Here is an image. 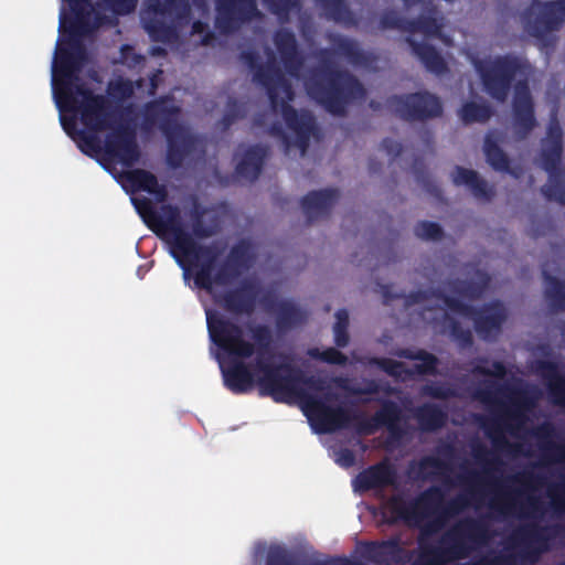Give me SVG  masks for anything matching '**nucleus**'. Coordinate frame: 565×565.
I'll use <instances>...</instances> for the list:
<instances>
[{
    "mask_svg": "<svg viewBox=\"0 0 565 565\" xmlns=\"http://www.w3.org/2000/svg\"><path fill=\"white\" fill-rule=\"evenodd\" d=\"M452 180L457 184H467L469 186H475L477 182V177L475 172L470 170L458 168L452 172Z\"/></svg>",
    "mask_w": 565,
    "mask_h": 565,
    "instance_id": "16",
    "label": "nucleus"
},
{
    "mask_svg": "<svg viewBox=\"0 0 565 565\" xmlns=\"http://www.w3.org/2000/svg\"><path fill=\"white\" fill-rule=\"evenodd\" d=\"M465 120H482L488 117V109L477 104H469L462 108Z\"/></svg>",
    "mask_w": 565,
    "mask_h": 565,
    "instance_id": "14",
    "label": "nucleus"
},
{
    "mask_svg": "<svg viewBox=\"0 0 565 565\" xmlns=\"http://www.w3.org/2000/svg\"><path fill=\"white\" fill-rule=\"evenodd\" d=\"M494 373H495L497 375L502 374V367H501L500 365L495 366V371H494Z\"/></svg>",
    "mask_w": 565,
    "mask_h": 565,
    "instance_id": "22",
    "label": "nucleus"
},
{
    "mask_svg": "<svg viewBox=\"0 0 565 565\" xmlns=\"http://www.w3.org/2000/svg\"><path fill=\"white\" fill-rule=\"evenodd\" d=\"M225 381L234 390H244L257 382L276 399L297 402L311 425L319 431L332 430L344 422V414L327 399L324 388L299 379L288 366H274L262 362L252 373L245 366H228L220 362Z\"/></svg>",
    "mask_w": 565,
    "mask_h": 565,
    "instance_id": "1",
    "label": "nucleus"
},
{
    "mask_svg": "<svg viewBox=\"0 0 565 565\" xmlns=\"http://www.w3.org/2000/svg\"><path fill=\"white\" fill-rule=\"evenodd\" d=\"M207 326L211 338L230 354L244 358L252 353V347L243 341L241 331L207 312Z\"/></svg>",
    "mask_w": 565,
    "mask_h": 565,
    "instance_id": "5",
    "label": "nucleus"
},
{
    "mask_svg": "<svg viewBox=\"0 0 565 565\" xmlns=\"http://www.w3.org/2000/svg\"><path fill=\"white\" fill-rule=\"evenodd\" d=\"M520 104L522 105V107L524 108V110H527L529 109V96H527V93L524 90L521 93L520 95Z\"/></svg>",
    "mask_w": 565,
    "mask_h": 565,
    "instance_id": "19",
    "label": "nucleus"
},
{
    "mask_svg": "<svg viewBox=\"0 0 565 565\" xmlns=\"http://www.w3.org/2000/svg\"><path fill=\"white\" fill-rule=\"evenodd\" d=\"M71 74V61L66 50L58 45L55 54L52 84L55 102L62 111H74L81 115L82 121L92 130L100 128L102 100L85 90L78 89L75 95L68 92L66 81Z\"/></svg>",
    "mask_w": 565,
    "mask_h": 565,
    "instance_id": "2",
    "label": "nucleus"
},
{
    "mask_svg": "<svg viewBox=\"0 0 565 565\" xmlns=\"http://www.w3.org/2000/svg\"><path fill=\"white\" fill-rule=\"evenodd\" d=\"M337 323L334 326L335 343L339 347H344L348 343V335L344 332V328L348 323V313L343 310L335 313Z\"/></svg>",
    "mask_w": 565,
    "mask_h": 565,
    "instance_id": "10",
    "label": "nucleus"
},
{
    "mask_svg": "<svg viewBox=\"0 0 565 565\" xmlns=\"http://www.w3.org/2000/svg\"><path fill=\"white\" fill-rule=\"evenodd\" d=\"M435 360L431 355L426 353H418L416 355L408 356L407 362H395L392 360L382 361L381 366L390 374L404 379L407 369L415 367L417 372L425 373L434 367Z\"/></svg>",
    "mask_w": 565,
    "mask_h": 565,
    "instance_id": "7",
    "label": "nucleus"
},
{
    "mask_svg": "<svg viewBox=\"0 0 565 565\" xmlns=\"http://www.w3.org/2000/svg\"><path fill=\"white\" fill-rule=\"evenodd\" d=\"M64 4L61 11V29L70 36L84 33L90 25L93 28L100 24L102 18L99 17V10L92 9L85 11L87 4L85 0H63ZM137 0H105L107 9L111 10L117 14H124L130 12ZM106 10V8H103Z\"/></svg>",
    "mask_w": 565,
    "mask_h": 565,
    "instance_id": "3",
    "label": "nucleus"
},
{
    "mask_svg": "<svg viewBox=\"0 0 565 565\" xmlns=\"http://www.w3.org/2000/svg\"><path fill=\"white\" fill-rule=\"evenodd\" d=\"M458 556H459V553H458L457 551H454V552H451V553H450V555H448V556H443L441 558H435V559H434V565H438V564H439V563H441V562H445V561H447V559H449V558L458 557Z\"/></svg>",
    "mask_w": 565,
    "mask_h": 565,
    "instance_id": "20",
    "label": "nucleus"
},
{
    "mask_svg": "<svg viewBox=\"0 0 565 565\" xmlns=\"http://www.w3.org/2000/svg\"><path fill=\"white\" fill-rule=\"evenodd\" d=\"M365 478L367 479V483L370 486L373 484H382L386 483L391 480V473L387 467H377L373 470H370Z\"/></svg>",
    "mask_w": 565,
    "mask_h": 565,
    "instance_id": "13",
    "label": "nucleus"
},
{
    "mask_svg": "<svg viewBox=\"0 0 565 565\" xmlns=\"http://www.w3.org/2000/svg\"><path fill=\"white\" fill-rule=\"evenodd\" d=\"M416 233L419 237L433 239L439 236L440 230L436 224L422 223L417 226Z\"/></svg>",
    "mask_w": 565,
    "mask_h": 565,
    "instance_id": "18",
    "label": "nucleus"
},
{
    "mask_svg": "<svg viewBox=\"0 0 565 565\" xmlns=\"http://www.w3.org/2000/svg\"><path fill=\"white\" fill-rule=\"evenodd\" d=\"M431 505L428 498H422L413 508L412 513L407 516L409 522L422 523L424 519L430 513Z\"/></svg>",
    "mask_w": 565,
    "mask_h": 565,
    "instance_id": "11",
    "label": "nucleus"
},
{
    "mask_svg": "<svg viewBox=\"0 0 565 565\" xmlns=\"http://www.w3.org/2000/svg\"><path fill=\"white\" fill-rule=\"evenodd\" d=\"M193 29H194V32L201 33L203 31V25L201 23H195Z\"/></svg>",
    "mask_w": 565,
    "mask_h": 565,
    "instance_id": "21",
    "label": "nucleus"
},
{
    "mask_svg": "<svg viewBox=\"0 0 565 565\" xmlns=\"http://www.w3.org/2000/svg\"><path fill=\"white\" fill-rule=\"evenodd\" d=\"M507 84L505 77L501 70H494L491 74L484 76V85L490 94L501 98V88Z\"/></svg>",
    "mask_w": 565,
    "mask_h": 565,
    "instance_id": "9",
    "label": "nucleus"
},
{
    "mask_svg": "<svg viewBox=\"0 0 565 565\" xmlns=\"http://www.w3.org/2000/svg\"><path fill=\"white\" fill-rule=\"evenodd\" d=\"M309 355L315 359H320L326 362L338 363V364L343 363L345 360L341 353H339L338 351H335L333 349H328L324 351H320L319 349H311L309 351Z\"/></svg>",
    "mask_w": 565,
    "mask_h": 565,
    "instance_id": "12",
    "label": "nucleus"
},
{
    "mask_svg": "<svg viewBox=\"0 0 565 565\" xmlns=\"http://www.w3.org/2000/svg\"><path fill=\"white\" fill-rule=\"evenodd\" d=\"M487 158L491 166H493L495 169H503L507 166V160L504 154L495 148H489L487 150Z\"/></svg>",
    "mask_w": 565,
    "mask_h": 565,
    "instance_id": "17",
    "label": "nucleus"
},
{
    "mask_svg": "<svg viewBox=\"0 0 565 565\" xmlns=\"http://www.w3.org/2000/svg\"><path fill=\"white\" fill-rule=\"evenodd\" d=\"M109 152H114V156H116V157H117V156H118V157H121V154L119 153V150H115V149H113V150H109Z\"/></svg>",
    "mask_w": 565,
    "mask_h": 565,
    "instance_id": "23",
    "label": "nucleus"
},
{
    "mask_svg": "<svg viewBox=\"0 0 565 565\" xmlns=\"http://www.w3.org/2000/svg\"><path fill=\"white\" fill-rule=\"evenodd\" d=\"M127 178L131 181L136 189H141L150 193H160L157 180L154 177L142 170L130 171L127 173Z\"/></svg>",
    "mask_w": 565,
    "mask_h": 565,
    "instance_id": "8",
    "label": "nucleus"
},
{
    "mask_svg": "<svg viewBox=\"0 0 565 565\" xmlns=\"http://www.w3.org/2000/svg\"><path fill=\"white\" fill-rule=\"evenodd\" d=\"M151 226L158 233H162L164 235L167 241L171 244L174 257L178 259L180 265L186 267L189 271H192L196 276V284L203 287H210L211 282L204 271L196 270V263L205 257V252L198 248L193 241L179 230L164 228L161 224Z\"/></svg>",
    "mask_w": 565,
    "mask_h": 565,
    "instance_id": "4",
    "label": "nucleus"
},
{
    "mask_svg": "<svg viewBox=\"0 0 565 565\" xmlns=\"http://www.w3.org/2000/svg\"><path fill=\"white\" fill-rule=\"evenodd\" d=\"M329 199L330 195L326 192H315L306 198L305 206L309 212H311L316 209L326 206Z\"/></svg>",
    "mask_w": 565,
    "mask_h": 565,
    "instance_id": "15",
    "label": "nucleus"
},
{
    "mask_svg": "<svg viewBox=\"0 0 565 565\" xmlns=\"http://www.w3.org/2000/svg\"><path fill=\"white\" fill-rule=\"evenodd\" d=\"M445 302L449 311L454 313L459 312L463 317L471 319L477 331L486 338L490 335V331L495 329L501 321L500 315H498L493 310L475 312L469 308L463 307L460 303L455 302L452 300H446Z\"/></svg>",
    "mask_w": 565,
    "mask_h": 565,
    "instance_id": "6",
    "label": "nucleus"
}]
</instances>
